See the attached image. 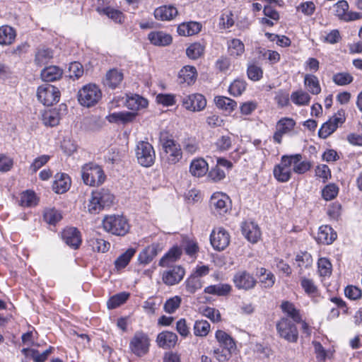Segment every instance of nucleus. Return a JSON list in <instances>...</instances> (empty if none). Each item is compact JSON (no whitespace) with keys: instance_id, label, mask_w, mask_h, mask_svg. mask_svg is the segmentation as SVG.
I'll return each mask as SVG.
<instances>
[{"instance_id":"47","label":"nucleus","mask_w":362,"mask_h":362,"mask_svg":"<svg viewBox=\"0 0 362 362\" xmlns=\"http://www.w3.org/2000/svg\"><path fill=\"white\" fill-rule=\"evenodd\" d=\"M291 98L297 105H306L310 100L309 94L301 90L292 93Z\"/></svg>"},{"instance_id":"64","label":"nucleus","mask_w":362,"mask_h":362,"mask_svg":"<svg viewBox=\"0 0 362 362\" xmlns=\"http://www.w3.org/2000/svg\"><path fill=\"white\" fill-rule=\"evenodd\" d=\"M232 144V140L230 136H221L215 142L216 148L220 151H228Z\"/></svg>"},{"instance_id":"37","label":"nucleus","mask_w":362,"mask_h":362,"mask_svg":"<svg viewBox=\"0 0 362 362\" xmlns=\"http://www.w3.org/2000/svg\"><path fill=\"white\" fill-rule=\"evenodd\" d=\"M181 254L182 252L178 247H173L160 259L159 266L169 267L180 257Z\"/></svg>"},{"instance_id":"30","label":"nucleus","mask_w":362,"mask_h":362,"mask_svg":"<svg viewBox=\"0 0 362 362\" xmlns=\"http://www.w3.org/2000/svg\"><path fill=\"white\" fill-rule=\"evenodd\" d=\"M158 246L153 244L144 248L139 255L138 260L141 264H148L158 255Z\"/></svg>"},{"instance_id":"53","label":"nucleus","mask_w":362,"mask_h":362,"mask_svg":"<svg viewBox=\"0 0 362 362\" xmlns=\"http://www.w3.org/2000/svg\"><path fill=\"white\" fill-rule=\"evenodd\" d=\"M353 80V76L347 72L337 73L332 76V81L338 86H346L350 84Z\"/></svg>"},{"instance_id":"31","label":"nucleus","mask_w":362,"mask_h":362,"mask_svg":"<svg viewBox=\"0 0 362 362\" xmlns=\"http://www.w3.org/2000/svg\"><path fill=\"white\" fill-rule=\"evenodd\" d=\"M216 338L221 346L229 353H231L235 349V344L233 338L224 331L218 330L216 332Z\"/></svg>"},{"instance_id":"28","label":"nucleus","mask_w":362,"mask_h":362,"mask_svg":"<svg viewBox=\"0 0 362 362\" xmlns=\"http://www.w3.org/2000/svg\"><path fill=\"white\" fill-rule=\"evenodd\" d=\"M148 100L139 95L127 96L125 103L126 107L132 111H138L145 108L148 106Z\"/></svg>"},{"instance_id":"23","label":"nucleus","mask_w":362,"mask_h":362,"mask_svg":"<svg viewBox=\"0 0 362 362\" xmlns=\"http://www.w3.org/2000/svg\"><path fill=\"white\" fill-rule=\"evenodd\" d=\"M288 158L290 165L293 167L294 173L303 174L310 170V163L308 161L302 160V156L300 154L288 156Z\"/></svg>"},{"instance_id":"40","label":"nucleus","mask_w":362,"mask_h":362,"mask_svg":"<svg viewBox=\"0 0 362 362\" xmlns=\"http://www.w3.org/2000/svg\"><path fill=\"white\" fill-rule=\"evenodd\" d=\"M304 84L308 90L313 95H317L321 92V87L317 76L306 74L304 77Z\"/></svg>"},{"instance_id":"62","label":"nucleus","mask_w":362,"mask_h":362,"mask_svg":"<svg viewBox=\"0 0 362 362\" xmlns=\"http://www.w3.org/2000/svg\"><path fill=\"white\" fill-rule=\"evenodd\" d=\"M339 192V187L335 184L327 185L322 191V197L329 201L334 199Z\"/></svg>"},{"instance_id":"49","label":"nucleus","mask_w":362,"mask_h":362,"mask_svg":"<svg viewBox=\"0 0 362 362\" xmlns=\"http://www.w3.org/2000/svg\"><path fill=\"white\" fill-rule=\"evenodd\" d=\"M53 57V52L48 48L38 49L35 54V62L39 65L47 64Z\"/></svg>"},{"instance_id":"52","label":"nucleus","mask_w":362,"mask_h":362,"mask_svg":"<svg viewBox=\"0 0 362 362\" xmlns=\"http://www.w3.org/2000/svg\"><path fill=\"white\" fill-rule=\"evenodd\" d=\"M210 330V325L206 320H197L194 325V333L196 336L205 337Z\"/></svg>"},{"instance_id":"46","label":"nucleus","mask_w":362,"mask_h":362,"mask_svg":"<svg viewBox=\"0 0 362 362\" xmlns=\"http://www.w3.org/2000/svg\"><path fill=\"white\" fill-rule=\"evenodd\" d=\"M247 83L245 81L241 79H235L229 86V93L233 96H240L245 90Z\"/></svg>"},{"instance_id":"29","label":"nucleus","mask_w":362,"mask_h":362,"mask_svg":"<svg viewBox=\"0 0 362 362\" xmlns=\"http://www.w3.org/2000/svg\"><path fill=\"white\" fill-rule=\"evenodd\" d=\"M63 71L57 66H49L41 71V78L43 81L52 82L57 81L62 76Z\"/></svg>"},{"instance_id":"43","label":"nucleus","mask_w":362,"mask_h":362,"mask_svg":"<svg viewBox=\"0 0 362 362\" xmlns=\"http://www.w3.org/2000/svg\"><path fill=\"white\" fill-rule=\"evenodd\" d=\"M59 113L55 110L47 111L42 115V121L44 124L46 126H57L59 124Z\"/></svg>"},{"instance_id":"12","label":"nucleus","mask_w":362,"mask_h":362,"mask_svg":"<svg viewBox=\"0 0 362 362\" xmlns=\"http://www.w3.org/2000/svg\"><path fill=\"white\" fill-rule=\"evenodd\" d=\"M210 242L212 247L221 251L226 249L230 243V235L223 228L214 229L210 235Z\"/></svg>"},{"instance_id":"36","label":"nucleus","mask_w":362,"mask_h":362,"mask_svg":"<svg viewBox=\"0 0 362 362\" xmlns=\"http://www.w3.org/2000/svg\"><path fill=\"white\" fill-rule=\"evenodd\" d=\"M136 116V113L134 112H119L109 115L107 118L110 122H121L126 124L134 121Z\"/></svg>"},{"instance_id":"39","label":"nucleus","mask_w":362,"mask_h":362,"mask_svg":"<svg viewBox=\"0 0 362 362\" xmlns=\"http://www.w3.org/2000/svg\"><path fill=\"white\" fill-rule=\"evenodd\" d=\"M230 291L231 286L228 284L211 285L204 288V293L219 296H226L230 292Z\"/></svg>"},{"instance_id":"45","label":"nucleus","mask_w":362,"mask_h":362,"mask_svg":"<svg viewBox=\"0 0 362 362\" xmlns=\"http://www.w3.org/2000/svg\"><path fill=\"white\" fill-rule=\"evenodd\" d=\"M88 243L92 250L98 252H105L110 247V243L100 238H91Z\"/></svg>"},{"instance_id":"13","label":"nucleus","mask_w":362,"mask_h":362,"mask_svg":"<svg viewBox=\"0 0 362 362\" xmlns=\"http://www.w3.org/2000/svg\"><path fill=\"white\" fill-rule=\"evenodd\" d=\"M296 125V122L290 117L280 119L276 124V131L273 135L275 143L280 144L282 142L283 136L291 132Z\"/></svg>"},{"instance_id":"19","label":"nucleus","mask_w":362,"mask_h":362,"mask_svg":"<svg viewBox=\"0 0 362 362\" xmlns=\"http://www.w3.org/2000/svg\"><path fill=\"white\" fill-rule=\"evenodd\" d=\"M62 236L65 243L74 249L78 248L81 243V233L76 228L64 229Z\"/></svg>"},{"instance_id":"34","label":"nucleus","mask_w":362,"mask_h":362,"mask_svg":"<svg viewBox=\"0 0 362 362\" xmlns=\"http://www.w3.org/2000/svg\"><path fill=\"white\" fill-rule=\"evenodd\" d=\"M123 80V74L117 69L110 70L105 76L104 84L111 88H115Z\"/></svg>"},{"instance_id":"60","label":"nucleus","mask_w":362,"mask_h":362,"mask_svg":"<svg viewBox=\"0 0 362 362\" xmlns=\"http://www.w3.org/2000/svg\"><path fill=\"white\" fill-rule=\"evenodd\" d=\"M247 74L248 78L253 81H259L263 76L262 69L256 64H250L247 67Z\"/></svg>"},{"instance_id":"11","label":"nucleus","mask_w":362,"mask_h":362,"mask_svg":"<svg viewBox=\"0 0 362 362\" xmlns=\"http://www.w3.org/2000/svg\"><path fill=\"white\" fill-rule=\"evenodd\" d=\"M344 111L341 110L334 114L327 122L324 123L318 132L320 138L326 139L345 122Z\"/></svg>"},{"instance_id":"63","label":"nucleus","mask_w":362,"mask_h":362,"mask_svg":"<svg viewBox=\"0 0 362 362\" xmlns=\"http://www.w3.org/2000/svg\"><path fill=\"white\" fill-rule=\"evenodd\" d=\"M207 177L212 182H218L226 177V173L218 166L216 165L209 171Z\"/></svg>"},{"instance_id":"1","label":"nucleus","mask_w":362,"mask_h":362,"mask_svg":"<svg viewBox=\"0 0 362 362\" xmlns=\"http://www.w3.org/2000/svg\"><path fill=\"white\" fill-rule=\"evenodd\" d=\"M114 200V196L109 189L102 188L95 190L91 194V198L88 204V211L93 214H98L106 206H110Z\"/></svg>"},{"instance_id":"5","label":"nucleus","mask_w":362,"mask_h":362,"mask_svg":"<svg viewBox=\"0 0 362 362\" xmlns=\"http://www.w3.org/2000/svg\"><path fill=\"white\" fill-rule=\"evenodd\" d=\"M102 92L95 84H88L83 86L78 92V100L84 107H92L101 99Z\"/></svg>"},{"instance_id":"42","label":"nucleus","mask_w":362,"mask_h":362,"mask_svg":"<svg viewBox=\"0 0 362 362\" xmlns=\"http://www.w3.org/2000/svg\"><path fill=\"white\" fill-rule=\"evenodd\" d=\"M43 218L46 223L56 225L62 218V216L59 211L54 208H49L45 210Z\"/></svg>"},{"instance_id":"57","label":"nucleus","mask_w":362,"mask_h":362,"mask_svg":"<svg viewBox=\"0 0 362 362\" xmlns=\"http://www.w3.org/2000/svg\"><path fill=\"white\" fill-rule=\"evenodd\" d=\"M318 271L322 276H329L332 273V264L327 258H320L317 262Z\"/></svg>"},{"instance_id":"24","label":"nucleus","mask_w":362,"mask_h":362,"mask_svg":"<svg viewBox=\"0 0 362 362\" xmlns=\"http://www.w3.org/2000/svg\"><path fill=\"white\" fill-rule=\"evenodd\" d=\"M71 186V179L65 173H57L53 182V190L57 194L66 192Z\"/></svg>"},{"instance_id":"2","label":"nucleus","mask_w":362,"mask_h":362,"mask_svg":"<svg viewBox=\"0 0 362 362\" xmlns=\"http://www.w3.org/2000/svg\"><path fill=\"white\" fill-rule=\"evenodd\" d=\"M114 200V196L109 189L102 188L95 190L91 194V198L88 204V211L93 214H98L106 206H110Z\"/></svg>"},{"instance_id":"14","label":"nucleus","mask_w":362,"mask_h":362,"mask_svg":"<svg viewBox=\"0 0 362 362\" xmlns=\"http://www.w3.org/2000/svg\"><path fill=\"white\" fill-rule=\"evenodd\" d=\"M233 280L237 288L245 291L252 289L257 284L254 276L245 270L235 273Z\"/></svg>"},{"instance_id":"21","label":"nucleus","mask_w":362,"mask_h":362,"mask_svg":"<svg viewBox=\"0 0 362 362\" xmlns=\"http://www.w3.org/2000/svg\"><path fill=\"white\" fill-rule=\"evenodd\" d=\"M337 238V232L327 225L321 226L319 228L316 240L324 245L332 244Z\"/></svg>"},{"instance_id":"22","label":"nucleus","mask_w":362,"mask_h":362,"mask_svg":"<svg viewBox=\"0 0 362 362\" xmlns=\"http://www.w3.org/2000/svg\"><path fill=\"white\" fill-rule=\"evenodd\" d=\"M177 341V336L175 333L163 331L159 333L156 338V342L159 347L163 349H170L174 347Z\"/></svg>"},{"instance_id":"41","label":"nucleus","mask_w":362,"mask_h":362,"mask_svg":"<svg viewBox=\"0 0 362 362\" xmlns=\"http://www.w3.org/2000/svg\"><path fill=\"white\" fill-rule=\"evenodd\" d=\"M216 106L228 112H232L237 106V103L225 96H218L214 99Z\"/></svg>"},{"instance_id":"16","label":"nucleus","mask_w":362,"mask_h":362,"mask_svg":"<svg viewBox=\"0 0 362 362\" xmlns=\"http://www.w3.org/2000/svg\"><path fill=\"white\" fill-rule=\"evenodd\" d=\"M291 166L288 160V156L281 157V163L275 166L274 169V175L275 178L281 182H286L289 180L291 175Z\"/></svg>"},{"instance_id":"6","label":"nucleus","mask_w":362,"mask_h":362,"mask_svg":"<svg viewBox=\"0 0 362 362\" xmlns=\"http://www.w3.org/2000/svg\"><path fill=\"white\" fill-rule=\"evenodd\" d=\"M295 323L288 317H281L276 323V330L280 337L288 342H296L298 339V332Z\"/></svg>"},{"instance_id":"51","label":"nucleus","mask_w":362,"mask_h":362,"mask_svg":"<svg viewBox=\"0 0 362 362\" xmlns=\"http://www.w3.org/2000/svg\"><path fill=\"white\" fill-rule=\"evenodd\" d=\"M128 297L129 293H127L125 292L120 293L113 296L108 300L107 303L108 308L114 309L119 306L127 300Z\"/></svg>"},{"instance_id":"33","label":"nucleus","mask_w":362,"mask_h":362,"mask_svg":"<svg viewBox=\"0 0 362 362\" xmlns=\"http://www.w3.org/2000/svg\"><path fill=\"white\" fill-rule=\"evenodd\" d=\"M208 170V164L202 158L193 160L190 164L189 171L194 177H202Z\"/></svg>"},{"instance_id":"25","label":"nucleus","mask_w":362,"mask_h":362,"mask_svg":"<svg viewBox=\"0 0 362 362\" xmlns=\"http://www.w3.org/2000/svg\"><path fill=\"white\" fill-rule=\"evenodd\" d=\"M177 13V8L173 6H160L154 11L155 18L160 21H170L173 19Z\"/></svg>"},{"instance_id":"58","label":"nucleus","mask_w":362,"mask_h":362,"mask_svg":"<svg viewBox=\"0 0 362 362\" xmlns=\"http://www.w3.org/2000/svg\"><path fill=\"white\" fill-rule=\"evenodd\" d=\"M69 76L75 80L78 79L83 74V68L81 64L77 62H71L69 66Z\"/></svg>"},{"instance_id":"15","label":"nucleus","mask_w":362,"mask_h":362,"mask_svg":"<svg viewBox=\"0 0 362 362\" xmlns=\"http://www.w3.org/2000/svg\"><path fill=\"white\" fill-rule=\"evenodd\" d=\"M163 148L169 163L175 164L182 158L181 148L173 139H166L163 144Z\"/></svg>"},{"instance_id":"50","label":"nucleus","mask_w":362,"mask_h":362,"mask_svg":"<svg viewBox=\"0 0 362 362\" xmlns=\"http://www.w3.org/2000/svg\"><path fill=\"white\" fill-rule=\"evenodd\" d=\"M245 51L244 44L238 39L232 40L228 44V52L230 55L238 57Z\"/></svg>"},{"instance_id":"48","label":"nucleus","mask_w":362,"mask_h":362,"mask_svg":"<svg viewBox=\"0 0 362 362\" xmlns=\"http://www.w3.org/2000/svg\"><path fill=\"white\" fill-rule=\"evenodd\" d=\"M204 47L199 42H194L187 47L186 54L189 58L197 59L204 54Z\"/></svg>"},{"instance_id":"10","label":"nucleus","mask_w":362,"mask_h":362,"mask_svg":"<svg viewBox=\"0 0 362 362\" xmlns=\"http://www.w3.org/2000/svg\"><path fill=\"white\" fill-rule=\"evenodd\" d=\"M210 205L214 213L224 215L231 209V200L226 194L216 192L211 197Z\"/></svg>"},{"instance_id":"59","label":"nucleus","mask_w":362,"mask_h":362,"mask_svg":"<svg viewBox=\"0 0 362 362\" xmlns=\"http://www.w3.org/2000/svg\"><path fill=\"white\" fill-rule=\"evenodd\" d=\"M21 203L23 206H33L37 205V199L34 192L26 191L22 194Z\"/></svg>"},{"instance_id":"32","label":"nucleus","mask_w":362,"mask_h":362,"mask_svg":"<svg viewBox=\"0 0 362 362\" xmlns=\"http://www.w3.org/2000/svg\"><path fill=\"white\" fill-rule=\"evenodd\" d=\"M197 76V70L194 66H185L179 72L180 83H186L188 85L195 81Z\"/></svg>"},{"instance_id":"18","label":"nucleus","mask_w":362,"mask_h":362,"mask_svg":"<svg viewBox=\"0 0 362 362\" xmlns=\"http://www.w3.org/2000/svg\"><path fill=\"white\" fill-rule=\"evenodd\" d=\"M185 276V270L180 266H173L163 272L162 279L166 285L173 286L178 284Z\"/></svg>"},{"instance_id":"4","label":"nucleus","mask_w":362,"mask_h":362,"mask_svg":"<svg viewBox=\"0 0 362 362\" xmlns=\"http://www.w3.org/2000/svg\"><path fill=\"white\" fill-rule=\"evenodd\" d=\"M81 177L84 184L91 187L101 185L106 178L102 167L93 163L82 167Z\"/></svg>"},{"instance_id":"8","label":"nucleus","mask_w":362,"mask_h":362,"mask_svg":"<svg viewBox=\"0 0 362 362\" xmlns=\"http://www.w3.org/2000/svg\"><path fill=\"white\" fill-rule=\"evenodd\" d=\"M37 98L44 105L51 106L59 102L60 91L52 85L44 84L38 87Z\"/></svg>"},{"instance_id":"20","label":"nucleus","mask_w":362,"mask_h":362,"mask_svg":"<svg viewBox=\"0 0 362 362\" xmlns=\"http://www.w3.org/2000/svg\"><path fill=\"white\" fill-rule=\"evenodd\" d=\"M241 228L243 235L249 242L256 243L259 240L261 232L256 223L245 221L243 223Z\"/></svg>"},{"instance_id":"56","label":"nucleus","mask_w":362,"mask_h":362,"mask_svg":"<svg viewBox=\"0 0 362 362\" xmlns=\"http://www.w3.org/2000/svg\"><path fill=\"white\" fill-rule=\"evenodd\" d=\"M300 285L304 291L309 296H315L317 293V287L312 279L302 277Z\"/></svg>"},{"instance_id":"44","label":"nucleus","mask_w":362,"mask_h":362,"mask_svg":"<svg viewBox=\"0 0 362 362\" xmlns=\"http://www.w3.org/2000/svg\"><path fill=\"white\" fill-rule=\"evenodd\" d=\"M136 250L133 248L128 249L125 252L117 257L115 262V267L117 269L124 268L133 257Z\"/></svg>"},{"instance_id":"9","label":"nucleus","mask_w":362,"mask_h":362,"mask_svg":"<svg viewBox=\"0 0 362 362\" xmlns=\"http://www.w3.org/2000/svg\"><path fill=\"white\" fill-rule=\"evenodd\" d=\"M150 339L143 332H136L129 341V349L136 356L141 357L149 351Z\"/></svg>"},{"instance_id":"38","label":"nucleus","mask_w":362,"mask_h":362,"mask_svg":"<svg viewBox=\"0 0 362 362\" xmlns=\"http://www.w3.org/2000/svg\"><path fill=\"white\" fill-rule=\"evenodd\" d=\"M15 30L8 25L0 27V44L8 45L13 43L16 38Z\"/></svg>"},{"instance_id":"3","label":"nucleus","mask_w":362,"mask_h":362,"mask_svg":"<svg viewBox=\"0 0 362 362\" xmlns=\"http://www.w3.org/2000/svg\"><path fill=\"white\" fill-rule=\"evenodd\" d=\"M104 230L112 235L123 236L129 230L127 219L122 215L106 216L103 220Z\"/></svg>"},{"instance_id":"7","label":"nucleus","mask_w":362,"mask_h":362,"mask_svg":"<svg viewBox=\"0 0 362 362\" xmlns=\"http://www.w3.org/2000/svg\"><path fill=\"white\" fill-rule=\"evenodd\" d=\"M136 157L138 163L144 167L151 166L155 161L156 153L151 144L146 141H140L137 144Z\"/></svg>"},{"instance_id":"35","label":"nucleus","mask_w":362,"mask_h":362,"mask_svg":"<svg viewBox=\"0 0 362 362\" xmlns=\"http://www.w3.org/2000/svg\"><path fill=\"white\" fill-rule=\"evenodd\" d=\"M281 308L282 311L286 314L287 316L286 317L291 318V320L296 323L301 322L300 312L292 303L284 301L281 303Z\"/></svg>"},{"instance_id":"61","label":"nucleus","mask_w":362,"mask_h":362,"mask_svg":"<svg viewBox=\"0 0 362 362\" xmlns=\"http://www.w3.org/2000/svg\"><path fill=\"white\" fill-rule=\"evenodd\" d=\"M349 4L345 0H340L334 5V13L340 19L344 20L349 10Z\"/></svg>"},{"instance_id":"55","label":"nucleus","mask_w":362,"mask_h":362,"mask_svg":"<svg viewBox=\"0 0 362 362\" xmlns=\"http://www.w3.org/2000/svg\"><path fill=\"white\" fill-rule=\"evenodd\" d=\"M202 286L201 280L197 276L192 275L185 281L186 290L189 293H194Z\"/></svg>"},{"instance_id":"27","label":"nucleus","mask_w":362,"mask_h":362,"mask_svg":"<svg viewBox=\"0 0 362 362\" xmlns=\"http://www.w3.org/2000/svg\"><path fill=\"white\" fill-rule=\"evenodd\" d=\"M202 28V24L198 22L190 21L182 23L179 25L177 28V33L180 35L191 36L199 33L201 31Z\"/></svg>"},{"instance_id":"26","label":"nucleus","mask_w":362,"mask_h":362,"mask_svg":"<svg viewBox=\"0 0 362 362\" xmlns=\"http://www.w3.org/2000/svg\"><path fill=\"white\" fill-rule=\"evenodd\" d=\"M148 39L151 44L156 46H167L172 42V37L163 31L151 32Z\"/></svg>"},{"instance_id":"54","label":"nucleus","mask_w":362,"mask_h":362,"mask_svg":"<svg viewBox=\"0 0 362 362\" xmlns=\"http://www.w3.org/2000/svg\"><path fill=\"white\" fill-rule=\"evenodd\" d=\"M182 299L180 296H175L166 300L164 304V310L169 314H172L180 306Z\"/></svg>"},{"instance_id":"17","label":"nucleus","mask_w":362,"mask_h":362,"mask_svg":"<svg viewBox=\"0 0 362 362\" xmlns=\"http://www.w3.org/2000/svg\"><path fill=\"white\" fill-rule=\"evenodd\" d=\"M182 105L191 111H201L206 107V100L201 94H192L183 98Z\"/></svg>"}]
</instances>
